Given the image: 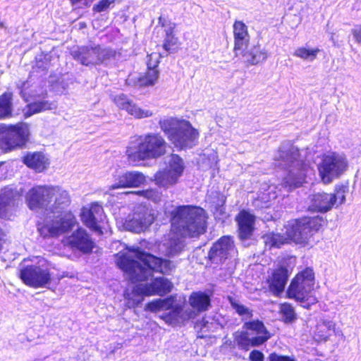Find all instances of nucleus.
Segmentation results:
<instances>
[{
  "instance_id": "f257e3e1",
  "label": "nucleus",
  "mask_w": 361,
  "mask_h": 361,
  "mask_svg": "<svg viewBox=\"0 0 361 361\" xmlns=\"http://www.w3.org/2000/svg\"><path fill=\"white\" fill-rule=\"evenodd\" d=\"M172 230L176 235L163 244V252L168 257H174L184 249L185 240L178 236L197 237L205 231L206 214L203 209L190 205L177 207L171 212Z\"/></svg>"
},
{
  "instance_id": "f03ea898",
  "label": "nucleus",
  "mask_w": 361,
  "mask_h": 361,
  "mask_svg": "<svg viewBox=\"0 0 361 361\" xmlns=\"http://www.w3.org/2000/svg\"><path fill=\"white\" fill-rule=\"evenodd\" d=\"M116 264L132 282L152 279L153 272L166 274L171 270V262L142 252L139 247L126 248L116 255Z\"/></svg>"
},
{
  "instance_id": "7ed1b4c3",
  "label": "nucleus",
  "mask_w": 361,
  "mask_h": 361,
  "mask_svg": "<svg viewBox=\"0 0 361 361\" xmlns=\"http://www.w3.org/2000/svg\"><path fill=\"white\" fill-rule=\"evenodd\" d=\"M49 212L52 216H46L37 224L39 235L44 238H56L71 231L78 221L70 211H64L71 203L67 190L58 185H51Z\"/></svg>"
},
{
  "instance_id": "20e7f679",
  "label": "nucleus",
  "mask_w": 361,
  "mask_h": 361,
  "mask_svg": "<svg viewBox=\"0 0 361 361\" xmlns=\"http://www.w3.org/2000/svg\"><path fill=\"white\" fill-rule=\"evenodd\" d=\"M276 161L279 166L288 169L282 183V186L288 191L302 185L307 173L312 171L309 165L300 159L298 149L293 145L281 147Z\"/></svg>"
},
{
  "instance_id": "39448f33",
  "label": "nucleus",
  "mask_w": 361,
  "mask_h": 361,
  "mask_svg": "<svg viewBox=\"0 0 361 361\" xmlns=\"http://www.w3.org/2000/svg\"><path fill=\"white\" fill-rule=\"evenodd\" d=\"M167 143L159 133H149L131 141L126 149L129 161L136 163L150 159H157L166 152Z\"/></svg>"
},
{
  "instance_id": "423d86ee",
  "label": "nucleus",
  "mask_w": 361,
  "mask_h": 361,
  "mask_svg": "<svg viewBox=\"0 0 361 361\" xmlns=\"http://www.w3.org/2000/svg\"><path fill=\"white\" fill-rule=\"evenodd\" d=\"M159 124L161 130L176 147L187 149L196 145L199 133L189 121L169 117L161 119Z\"/></svg>"
},
{
  "instance_id": "0eeeda50",
  "label": "nucleus",
  "mask_w": 361,
  "mask_h": 361,
  "mask_svg": "<svg viewBox=\"0 0 361 361\" xmlns=\"http://www.w3.org/2000/svg\"><path fill=\"white\" fill-rule=\"evenodd\" d=\"M314 219L305 218L302 220H295L288 224L286 228V235L280 233H268L263 236V241L267 247H280L291 240L296 243H305L313 232L317 231Z\"/></svg>"
},
{
  "instance_id": "6e6552de",
  "label": "nucleus",
  "mask_w": 361,
  "mask_h": 361,
  "mask_svg": "<svg viewBox=\"0 0 361 361\" xmlns=\"http://www.w3.org/2000/svg\"><path fill=\"white\" fill-rule=\"evenodd\" d=\"M314 285V273L311 268H306L299 272L291 281L287 294L288 298L294 299L300 305L309 309L317 302L312 296Z\"/></svg>"
},
{
  "instance_id": "1a4fd4ad",
  "label": "nucleus",
  "mask_w": 361,
  "mask_h": 361,
  "mask_svg": "<svg viewBox=\"0 0 361 361\" xmlns=\"http://www.w3.org/2000/svg\"><path fill=\"white\" fill-rule=\"evenodd\" d=\"M243 328L253 333L236 331L233 334L234 341L242 350H248L251 346H259L270 338L264 324L258 320L245 322Z\"/></svg>"
},
{
  "instance_id": "9d476101",
  "label": "nucleus",
  "mask_w": 361,
  "mask_h": 361,
  "mask_svg": "<svg viewBox=\"0 0 361 361\" xmlns=\"http://www.w3.org/2000/svg\"><path fill=\"white\" fill-rule=\"evenodd\" d=\"M30 135L29 126L25 123L7 126L0 124V149L4 151L22 147Z\"/></svg>"
},
{
  "instance_id": "9b49d317",
  "label": "nucleus",
  "mask_w": 361,
  "mask_h": 361,
  "mask_svg": "<svg viewBox=\"0 0 361 361\" xmlns=\"http://www.w3.org/2000/svg\"><path fill=\"white\" fill-rule=\"evenodd\" d=\"M348 161L343 154L329 153L324 154L318 164L319 176L322 182L329 184L339 178L348 169Z\"/></svg>"
},
{
  "instance_id": "f8f14e48",
  "label": "nucleus",
  "mask_w": 361,
  "mask_h": 361,
  "mask_svg": "<svg viewBox=\"0 0 361 361\" xmlns=\"http://www.w3.org/2000/svg\"><path fill=\"white\" fill-rule=\"evenodd\" d=\"M166 164V168L157 172L154 175L155 183L163 188H169L175 185L184 170L183 161L177 154H171L167 157Z\"/></svg>"
},
{
  "instance_id": "ddd939ff",
  "label": "nucleus",
  "mask_w": 361,
  "mask_h": 361,
  "mask_svg": "<svg viewBox=\"0 0 361 361\" xmlns=\"http://www.w3.org/2000/svg\"><path fill=\"white\" fill-rule=\"evenodd\" d=\"M166 164V168L157 172L154 175L155 183L163 188H169L175 185L184 170L183 161L177 154H171L167 157Z\"/></svg>"
},
{
  "instance_id": "4468645a",
  "label": "nucleus",
  "mask_w": 361,
  "mask_h": 361,
  "mask_svg": "<svg viewBox=\"0 0 361 361\" xmlns=\"http://www.w3.org/2000/svg\"><path fill=\"white\" fill-rule=\"evenodd\" d=\"M75 59L85 66H96L104 63L115 56L116 52L100 45L82 47L73 52Z\"/></svg>"
},
{
  "instance_id": "2eb2a0df",
  "label": "nucleus",
  "mask_w": 361,
  "mask_h": 361,
  "mask_svg": "<svg viewBox=\"0 0 361 361\" xmlns=\"http://www.w3.org/2000/svg\"><path fill=\"white\" fill-rule=\"evenodd\" d=\"M154 220L153 211L141 204L134 207L132 214L126 219L124 226L129 231L140 233L147 228Z\"/></svg>"
},
{
  "instance_id": "dca6fc26",
  "label": "nucleus",
  "mask_w": 361,
  "mask_h": 361,
  "mask_svg": "<svg viewBox=\"0 0 361 361\" xmlns=\"http://www.w3.org/2000/svg\"><path fill=\"white\" fill-rule=\"evenodd\" d=\"M20 278L27 286L44 287L51 282L49 269L45 265H27L20 270Z\"/></svg>"
},
{
  "instance_id": "f3484780",
  "label": "nucleus",
  "mask_w": 361,
  "mask_h": 361,
  "mask_svg": "<svg viewBox=\"0 0 361 361\" xmlns=\"http://www.w3.org/2000/svg\"><path fill=\"white\" fill-rule=\"evenodd\" d=\"M51 185H37L31 188L26 195L28 207L33 211L49 212Z\"/></svg>"
},
{
  "instance_id": "a211bd4d",
  "label": "nucleus",
  "mask_w": 361,
  "mask_h": 361,
  "mask_svg": "<svg viewBox=\"0 0 361 361\" xmlns=\"http://www.w3.org/2000/svg\"><path fill=\"white\" fill-rule=\"evenodd\" d=\"M236 253L234 241L229 236H223L213 244L209 252V258L214 264H221Z\"/></svg>"
},
{
  "instance_id": "6ab92c4d",
  "label": "nucleus",
  "mask_w": 361,
  "mask_h": 361,
  "mask_svg": "<svg viewBox=\"0 0 361 361\" xmlns=\"http://www.w3.org/2000/svg\"><path fill=\"white\" fill-rule=\"evenodd\" d=\"M83 224L99 235L103 233L100 223L104 219L103 208L97 203L91 204L90 207H84L80 214Z\"/></svg>"
},
{
  "instance_id": "aec40b11",
  "label": "nucleus",
  "mask_w": 361,
  "mask_h": 361,
  "mask_svg": "<svg viewBox=\"0 0 361 361\" xmlns=\"http://www.w3.org/2000/svg\"><path fill=\"white\" fill-rule=\"evenodd\" d=\"M66 244L73 250H78L83 254L90 253L94 243L86 230L78 228L66 239Z\"/></svg>"
},
{
  "instance_id": "412c9836",
  "label": "nucleus",
  "mask_w": 361,
  "mask_h": 361,
  "mask_svg": "<svg viewBox=\"0 0 361 361\" xmlns=\"http://www.w3.org/2000/svg\"><path fill=\"white\" fill-rule=\"evenodd\" d=\"M236 56H241L243 61L247 66H255L263 62L268 58V52L261 44H247L243 50L235 52Z\"/></svg>"
},
{
  "instance_id": "4be33fe9",
  "label": "nucleus",
  "mask_w": 361,
  "mask_h": 361,
  "mask_svg": "<svg viewBox=\"0 0 361 361\" xmlns=\"http://www.w3.org/2000/svg\"><path fill=\"white\" fill-rule=\"evenodd\" d=\"M146 181L145 176L139 171H126L118 175L115 178V183L109 186V190L121 188H137L144 184Z\"/></svg>"
},
{
  "instance_id": "5701e85b",
  "label": "nucleus",
  "mask_w": 361,
  "mask_h": 361,
  "mask_svg": "<svg viewBox=\"0 0 361 361\" xmlns=\"http://www.w3.org/2000/svg\"><path fill=\"white\" fill-rule=\"evenodd\" d=\"M114 102L118 108L126 110L128 114L135 118L141 119L149 118L154 115L152 111L139 107L136 104L130 101L124 94L116 96L114 99Z\"/></svg>"
},
{
  "instance_id": "b1692460",
  "label": "nucleus",
  "mask_w": 361,
  "mask_h": 361,
  "mask_svg": "<svg viewBox=\"0 0 361 361\" xmlns=\"http://www.w3.org/2000/svg\"><path fill=\"white\" fill-rule=\"evenodd\" d=\"M188 303L190 307L185 306V309L192 319L208 309L210 306V299L204 293L193 292L188 298Z\"/></svg>"
},
{
  "instance_id": "393cba45",
  "label": "nucleus",
  "mask_w": 361,
  "mask_h": 361,
  "mask_svg": "<svg viewBox=\"0 0 361 361\" xmlns=\"http://www.w3.org/2000/svg\"><path fill=\"white\" fill-rule=\"evenodd\" d=\"M309 199L308 209L312 212H326L335 204V197L326 192L314 193Z\"/></svg>"
},
{
  "instance_id": "a878e982",
  "label": "nucleus",
  "mask_w": 361,
  "mask_h": 361,
  "mask_svg": "<svg viewBox=\"0 0 361 361\" xmlns=\"http://www.w3.org/2000/svg\"><path fill=\"white\" fill-rule=\"evenodd\" d=\"M16 192L9 188H4L0 193V219H9L16 209Z\"/></svg>"
},
{
  "instance_id": "bb28decb",
  "label": "nucleus",
  "mask_w": 361,
  "mask_h": 361,
  "mask_svg": "<svg viewBox=\"0 0 361 361\" xmlns=\"http://www.w3.org/2000/svg\"><path fill=\"white\" fill-rule=\"evenodd\" d=\"M239 237L241 240L250 239L255 230V217L246 211H242L236 216Z\"/></svg>"
},
{
  "instance_id": "cd10ccee",
  "label": "nucleus",
  "mask_w": 361,
  "mask_h": 361,
  "mask_svg": "<svg viewBox=\"0 0 361 361\" xmlns=\"http://www.w3.org/2000/svg\"><path fill=\"white\" fill-rule=\"evenodd\" d=\"M143 285L145 288L142 290L147 296L154 295L162 296L171 292L173 286L169 280L163 276L156 277L151 283Z\"/></svg>"
},
{
  "instance_id": "c85d7f7f",
  "label": "nucleus",
  "mask_w": 361,
  "mask_h": 361,
  "mask_svg": "<svg viewBox=\"0 0 361 361\" xmlns=\"http://www.w3.org/2000/svg\"><path fill=\"white\" fill-rule=\"evenodd\" d=\"M332 333L335 335L344 336L341 330H336L334 322L327 319H322L317 324L314 338L319 342L326 341Z\"/></svg>"
},
{
  "instance_id": "c756f323",
  "label": "nucleus",
  "mask_w": 361,
  "mask_h": 361,
  "mask_svg": "<svg viewBox=\"0 0 361 361\" xmlns=\"http://www.w3.org/2000/svg\"><path fill=\"white\" fill-rule=\"evenodd\" d=\"M288 278V269L284 267H280L276 269L269 282V289L275 295L281 293L286 286Z\"/></svg>"
},
{
  "instance_id": "7c9ffc66",
  "label": "nucleus",
  "mask_w": 361,
  "mask_h": 361,
  "mask_svg": "<svg viewBox=\"0 0 361 361\" xmlns=\"http://www.w3.org/2000/svg\"><path fill=\"white\" fill-rule=\"evenodd\" d=\"M166 324L171 326H176L188 321L190 319L188 314L185 306L176 305L169 312L164 313L161 317Z\"/></svg>"
},
{
  "instance_id": "2f4dec72",
  "label": "nucleus",
  "mask_w": 361,
  "mask_h": 361,
  "mask_svg": "<svg viewBox=\"0 0 361 361\" xmlns=\"http://www.w3.org/2000/svg\"><path fill=\"white\" fill-rule=\"evenodd\" d=\"M234 36V52L243 50L250 42L247 25L240 20H236L233 26Z\"/></svg>"
},
{
  "instance_id": "473e14b6",
  "label": "nucleus",
  "mask_w": 361,
  "mask_h": 361,
  "mask_svg": "<svg viewBox=\"0 0 361 361\" xmlns=\"http://www.w3.org/2000/svg\"><path fill=\"white\" fill-rule=\"evenodd\" d=\"M154 56L155 61L154 63H152V60L150 61H147V71L145 76L138 78L137 82L135 84L140 87L142 86H149L154 85L159 78V71L157 69L159 61L157 60V55H152L151 59Z\"/></svg>"
},
{
  "instance_id": "72a5a7b5",
  "label": "nucleus",
  "mask_w": 361,
  "mask_h": 361,
  "mask_svg": "<svg viewBox=\"0 0 361 361\" xmlns=\"http://www.w3.org/2000/svg\"><path fill=\"white\" fill-rule=\"evenodd\" d=\"M24 163L37 172H42L49 166L48 159L41 152H34L27 154Z\"/></svg>"
},
{
  "instance_id": "f704fd0d",
  "label": "nucleus",
  "mask_w": 361,
  "mask_h": 361,
  "mask_svg": "<svg viewBox=\"0 0 361 361\" xmlns=\"http://www.w3.org/2000/svg\"><path fill=\"white\" fill-rule=\"evenodd\" d=\"M56 108V105L48 100L36 101L26 106L23 110L25 117L27 118L35 114H38L47 110H52Z\"/></svg>"
},
{
  "instance_id": "c9c22d12",
  "label": "nucleus",
  "mask_w": 361,
  "mask_h": 361,
  "mask_svg": "<svg viewBox=\"0 0 361 361\" xmlns=\"http://www.w3.org/2000/svg\"><path fill=\"white\" fill-rule=\"evenodd\" d=\"M145 287L143 284H139L133 288L131 293L127 292L124 294L128 307H134L142 302L144 295H146L144 290H142Z\"/></svg>"
},
{
  "instance_id": "e433bc0d",
  "label": "nucleus",
  "mask_w": 361,
  "mask_h": 361,
  "mask_svg": "<svg viewBox=\"0 0 361 361\" xmlns=\"http://www.w3.org/2000/svg\"><path fill=\"white\" fill-rule=\"evenodd\" d=\"M13 94L5 92L0 96V119L11 116L13 111Z\"/></svg>"
},
{
  "instance_id": "4c0bfd02",
  "label": "nucleus",
  "mask_w": 361,
  "mask_h": 361,
  "mask_svg": "<svg viewBox=\"0 0 361 361\" xmlns=\"http://www.w3.org/2000/svg\"><path fill=\"white\" fill-rule=\"evenodd\" d=\"M173 25H169L165 30L166 37L164 41L163 47L166 54L175 53L178 50L177 42L178 39L173 35Z\"/></svg>"
},
{
  "instance_id": "58836bf2",
  "label": "nucleus",
  "mask_w": 361,
  "mask_h": 361,
  "mask_svg": "<svg viewBox=\"0 0 361 361\" xmlns=\"http://www.w3.org/2000/svg\"><path fill=\"white\" fill-rule=\"evenodd\" d=\"M230 304L235 312L242 317V320H247L252 317L253 311L247 307L239 302L237 300L228 298Z\"/></svg>"
},
{
  "instance_id": "ea45409f",
  "label": "nucleus",
  "mask_w": 361,
  "mask_h": 361,
  "mask_svg": "<svg viewBox=\"0 0 361 361\" xmlns=\"http://www.w3.org/2000/svg\"><path fill=\"white\" fill-rule=\"evenodd\" d=\"M319 51L318 48L307 49L305 47H298L295 50L293 55L303 60L312 61L317 58Z\"/></svg>"
},
{
  "instance_id": "a19ab883",
  "label": "nucleus",
  "mask_w": 361,
  "mask_h": 361,
  "mask_svg": "<svg viewBox=\"0 0 361 361\" xmlns=\"http://www.w3.org/2000/svg\"><path fill=\"white\" fill-rule=\"evenodd\" d=\"M280 314L286 323L293 322L296 319L294 308L288 303L281 304L280 306Z\"/></svg>"
},
{
  "instance_id": "79ce46f5",
  "label": "nucleus",
  "mask_w": 361,
  "mask_h": 361,
  "mask_svg": "<svg viewBox=\"0 0 361 361\" xmlns=\"http://www.w3.org/2000/svg\"><path fill=\"white\" fill-rule=\"evenodd\" d=\"M128 193L136 194L142 196L147 200H150L155 203H158L161 200V193L156 189H148L137 192H129Z\"/></svg>"
},
{
  "instance_id": "37998d69",
  "label": "nucleus",
  "mask_w": 361,
  "mask_h": 361,
  "mask_svg": "<svg viewBox=\"0 0 361 361\" xmlns=\"http://www.w3.org/2000/svg\"><path fill=\"white\" fill-rule=\"evenodd\" d=\"M168 301L166 300L157 299L147 303L145 309L151 312H157L166 307Z\"/></svg>"
},
{
  "instance_id": "c03bdc74",
  "label": "nucleus",
  "mask_w": 361,
  "mask_h": 361,
  "mask_svg": "<svg viewBox=\"0 0 361 361\" xmlns=\"http://www.w3.org/2000/svg\"><path fill=\"white\" fill-rule=\"evenodd\" d=\"M114 2V0H101L97 4L93 7V10L96 12H102L106 10L109 6Z\"/></svg>"
},
{
  "instance_id": "a18cd8bd",
  "label": "nucleus",
  "mask_w": 361,
  "mask_h": 361,
  "mask_svg": "<svg viewBox=\"0 0 361 361\" xmlns=\"http://www.w3.org/2000/svg\"><path fill=\"white\" fill-rule=\"evenodd\" d=\"M10 243L7 235L0 229V252L4 250H8Z\"/></svg>"
},
{
  "instance_id": "49530a36",
  "label": "nucleus",
  "mask_w": 361,
  "mask_h": 361,
  "mask_svg": "<svg viewBox=\"0 0 361 361\" xmlns=\"http://www.w3.org/2000/svg\"><path fill=\"white\" fill-rule=\"evenodd\" d=\"M269 361H296L293 357L271 353L269 356Z\"/></svg>"
},
{
  "instance_id": "de8ad7c7",
  "label": "nucleus",
  "mask_w": 361,
  "mask_h": 361,
  "mask_svg": "<svg viewBox=\"0 0 361 361\" xmlns=\"http://www.w3.org/2000/svg\"><path fill=\"white\" fill-rule=\"evenodd\" d=\"M251 361H264V355L258 350H253L250 354Z\"/></svg>"
},
{
  "instance_id": "09e8293b",
  "label": "nucleus",
  "mask_w": 361,
  "mask_h": 361,
  "mask_svg": "<svg viewBox=\"0 0 361 361\" xmlns=\"http://www.w3.org/2000/svg\"><path fill=\"white\" fill-rule=\"evenodd\" d=\"M352 34L355 41L361 44V25H357L352 30Z\"/></svg>"
},
{
  "instance_id": "8fccbe9b",
  "label": "nucleus",
  "mask_w": 361,
  "mask_h": 361,
  "mask_svg": "<svg viewBox=\"0 0 361 361\" xmlns=\"http://www.w3.org/2000/svg\"><path fill=\"white\" fill-rule=\"evenodd\" d=\"M344 192V190L341 189L338 190L336 193L332 194L333 196L335 197V204L336 203L337 200H339V204H342L344 202L345 200Z\"/></svg>"
},
{
  "instance_id": "3c124183",
  "label": "nucleus",
  "mask_w": 361,
  "mask_h": 361,
  "mask_svg": "<svg viewBox=\"0 0 361 361\" xmlns=\"http://www.w3.org/2000/svg\"><path fill=\"white\" fill-rule=\"evenodd\" d=\"M28 87V82L27 81L23 82L20 84H18V89L20 90V94L23 97H25V90Z\"/></svg>"
},
{
  "instance_id": "603ef678",
  "label": "nucleus",
  "mask_w": 361,
  "mask_h": 361,
  "mask_svg": "<svg viewBox=\"0 0 361 361\" xmlns=\"http://www.w3.org/2000/svg\"><path fill=\"white\" fill-rule=\"evenodd\" d=\"M152 55H157V60L159 61V58L160 57V56H159L158 54H157V53H153V54H149V55L148 56V57H149V60H148V61H150L152 60V63H154V61H155V58H154V56H153V57L151 59V56H152Z\"/></svg>"
},
{
  "instance_id": "864d4df0",
  "label": "nucleus",
  "mask_w": 361,
  "mask_h": 361,
  "mask_svg": "<svg viewBox=\"0 0 361 361\" xmlns=\"http://www.w3.org/2000/svg\"><path fill=\"white\" fill-rule=\"evenodd\" d=\"M159 23H161V25H162L163 27H164V26H165L164 23L162 22V18H161V17H160V18H159Z\"/></svg>"
},
{
  "instance_id": "5fc2aeb1",
  "label": "nucleus",
  "mask_w": 361,
  "mask_h": 361,
  "mask_svg": "<svg viewBox=\"0 0 361 361\" xmlns=\"http://www.w3.org/2000/svg\"><path fill=\"white\" fill-rule=\"evenodd\" d=\"M132 80H133V78H128L127 79V80H126V81H127V82H128V84H130V83H131V82H132Z\"/></svg>"
},
{
  "instance_id": "6e6d98bb",
  "label": "nucleus",
  "mask_w": 361,
  "mask_h": 361,
  "mask_svg": "<svg viewBox=\"0 0 361 361\" xmlns=\"http://www.w3.org/2000/svg\"><path fill=\"white\" fill-rule=\"evenodd\" d=\"M223 209H224V208L222 207H221L220 208L218 209V210L220 211V213H223Z\"/></svg>"
}]
</instances>
